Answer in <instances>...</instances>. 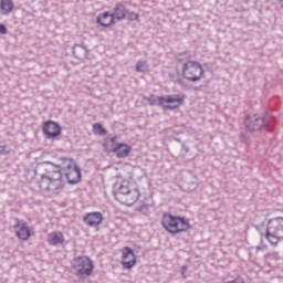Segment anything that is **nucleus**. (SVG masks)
<instances>
[{
  "label": "nucleus",
  "mask_w": 283,
  "mask_h": 283,
  "mask_svg": "<svg viewBox=\"0 0 283 283\" xmlns=\"http://www.w3.org/2000/svg\"><path fill=\"white\" fill-rule=\"evenodd\" d=\"M136 72H147V62H137Z\"/></svg>",
  "instance_id": "4be33fe9"
},
{
  "label": "nucleus",
  "mask_w": 283,
  "mask_h": 283,
  "mask_svg": "<svg viewBox=\"0 0 283 283\" xmlns=\"http://www.w3.org/2000/svg\"><path fill=\"white\" fill-rule=\"evenodd\" d=\"M149 105H159L164 107L165 103H178V99L165 98V96H154L148 97Z\"/></svg>",
  "instance_id": "f3484780"
},
{
  "label": "nucleus",
  "mask_w": 283,
  "mask_h": 283,
  "mask_svg": "<svg viewBox=\"0 0 283 283\" xmlns=\"http://www.w3.org/2000/svg\"><path fill=\"white\" fill-rule=\"evenodd\" d=\"M126 19H128V21H138V13L127 10Z\"/></svg>",
  "instance_id": "5701e85b"
},
{
  "label": "nucleus",
  "mask_w": 283,
  "mask_h": 283,
  "mask_svg": "<svg viewBox=\"0 0 283 283\" xmlns=\"http://www.w3.org/2000/svg\"><path fill=\"white\" fill-rule=\"evenodd\" d=\"M40 178L38 187L41 191H51V193H61L63 191V172L59 167L50 166L45 168Z\"/></svg>",
  "instance_id": "f257e3e1"
},
{
  "label": "nucleus",
  "mask_w": 283,
  "mask_h": 283,
  "mask_svg": "<svg viewBox=\"0 0 283 283\" xmlns=\"http://www.w3.org/2000/svg\"><path fill=\"white\" fill-rule=\"evenodd\" d=\"M161 224L168 233H182V231H189L191 226L185 217H174L167 212L163 213Z\"/></svg>",
  "instance_id": "7ed1b4c3"
},
{
  "label": "nucleus",
  "mask_w": 283,
  "mask_h": 283,
  "mask_svg": "<svg viewBox=\"0 0 283 283\" xmlns=\"http://www.w3.org/2000/svg\"><path fill=\"white\" fill-rule=\"evenodd\" d=\"M13 229H18L15 231V235L19 238V240H22L23 242L30 240V228H28V223H25V221L15 219Z\"/></svg>",
  "instance_id": "1a4fd4ad"
},
{
  "label": "nucleus",
  "mask_w": 283,
  "mask_h": 283,
  "mask_svg": "<svg viewBox=\"0 0 283 283\" xmlns=\"http://www.w3.org/2000/svg\"><path fill=\"white\" fill-rule=\"evenodd\" d=\"M10 153V150H8V147L6 146H0V155L1 156H6Z\"/></svg>",
  "instance_id": "b1692460"
},
{
  "label": "nucleus",
  "mask_w": 283,
  "mask_h": 283,
  "mask_svg": "<svg viewBox=\"0 0 283 283\" xmlns=\"http://www.w3.org/2000/svg\"><path fill=\"white\" fill-rule=\"evenodd\" d=\"M0 10H2L4 15L10 14L14 10V2L12 0H0Z\"/></svg>",
  "instance_id": "aec40b11"
},
{
  "label": "nucleus",
  "mask_w": 283,
  "mask_h": 283,
  "mask_svg": "<svg viewBox=\"0 0 283 283\" xmlns=\"http://www.w3.org/2000/svg\"><path fill=\"white\" fill-rule=\"evenodd\" d=\"M265 238L272 247H276L283 240V217H275L268 221Z\"/></svg>",
  "instance_id": "20e7f679"
},
{
  "label": "nucleus",
  "mask_w": 283,
  "mask_h": 283,
  "mask_svg": "<svg viewBox=\"0 0 283 283\" xmlns=\"http://www.w3.org/2000/svg\"><path fill=\"white\" fill-rule=\"evenodd\" d=\"M185 273H187V265L181 266V275L184 280L187 279V275H185Z\"/></svg>",
  "instance_id": "a878e982"
},
{
  "label": "nucleus",
  "mask_w": 283,
  "mask_h": 283,
  "mask_svg": "<svg viewBox=\"0 0 283 283\" xmlns=\"http://www.w3.org/2000/svg\"><path fill=\"white\" fill-rule=\"evenodd\" d=\"M73 55L77 61H83L87 56V49L81 44H75L73 46Z\"/></svg>",
  "instance_id": "a211bd4d"
},
{
  "label": "nucleus",
  "mask_w": 283,
  "mask_h": 283,
  "mask_svg": "<svg viewBox=\"0 0 283 283\" xmlns=\"http://www.w3.org/2000/svg\"><path fill=\"white\" fill-rule=\"evenodd\" d=\"M113 193L116 200H119V202H123V205H127L128 207H132V205L136 203L138 198H140V190H138V186L127 180L116 182L114 185Z\"/></svg>",
  "instance_id": "f03ea898"
},
{
  "label": "nucleus",
  "mask_w": 283,
  "mask_h": 283,
  "mask_svg": "<svg viewBox=\"0 0 283 283\" xmlns=\"http://www.w3.org/2000/svg\"><path fill=\"white\" fill-rule=\"evenodd\" d=\"M145 209H147V206H146V205L142 206V207L139 208V211H145Z\"/></svg>",
  "instance_id": "bb28decb"
},
{
  "label": "nucleus",
  "mask_w": 283,
  "mask_h": 283,
  "mask_svg": "<svg viewBox=\"0 0 283 283\" xmlns=\"http://www.w3.org/2000/svg\"><path fill=\"white\" fill-rule=\"evenodd\" d=\"M244 125L249 132H260L262 127L266 126V123L264 122L263 117L258 115H250L245 118Z\"/></svg>",
  "instance_id": "6e6552de"
},
{
  "label": "nucleus",
  "mask_w": 283,
  "mask_h": 283,
  "mask_svg": "<svg viewBox=\"0 0 283 283\" xmlns=\"http://www.w3.org/2000/svg\"><path fill=\"white\" fill-rule=\"evenodd\" d=\"M43 134L46 138H56L61 136V126L56 122H46L43 126Z\"/></svg>",
  "instance_id": "9b49d317"
},
{
  "label": "nucleus",
  "mask_w": 283,
  "mask_h": 283,
  "mask_svg": "<svg viewBox=\"0 0 283 283\" xmlns=\"http://www.w3.org/2000/svg\"><path fill=\"white\" fill-rule=\"evenodd\" d=\"M181 75L190 83H198L205 76V69L198 61H187L182 65Z\"/></svg>",
  "instance_id": "39448f33"
},
{
  "label": "nucleus",
  "mask_w": 283,
  "mask_h": 283,
  "mask_svg": "<svg viewBox=\"0 0 283 283\" xmlns=\"http://www.w3.org/2000/svg\"><path fill=\"white\" fill-rule=\"evenodd\" d=\"M65 242V237L61 231H53L48 234V244L50 247H59V244H63Z\"/></svg>",
  "instance_id": "4468645a"
},
{
  "label": "nucleus",
  "mask_w": 283,
  "mask_h": 283,
  "mask_svg": "<svg viewBox=\"0 0 283 283\" xmlns=\"http://www.w3.org/2000/svg\"><path fill=\"white\" fill-rule=\"evenodd\" d=\"M0 34H8V29L3 24H0Z\"/></svg>",
  "instance_id": "393cba45"
},
{
  "label": "nucleus",
  "mask_w": 283,
  "mask_h": 283,
  "mask_svg": "<svg viewBox=\"0 0 283 283\" xmlns=\"http://www.w3.org/2000/svg\"><path fill=\"white\" fill-rule=\"evenodd\" d=\"M165 98H171L172 101H178V102H165L169 103L170 105H164V109H178V107L182 104V98L179 97L178 95H168Z\"/></svg>",
  "instance_id": "6ab92c4d"
},
{
  "label": "nucleus",
  "mask_w": 283,
  "mask_h": 283,
  "mask_svg": "<svg viewBox=\"0 0 283 283\" xmlns=\"http://www.w3.org/2000/svg\"><path fill=\"white\" fill-rule=\"evenodd\" d=\"M114 21H116V20H115L114 15L109 11L101 13L96 18V22L99 25H102L103 28H109V25H112L114 23Z\"/></svg>",
  "instance_id": "2eb2a0df"
},
{
  "label": "nucleus",
  "mask_w": 283,
  "mask_h": 283,
  "mask_svg": "<svg viewBox=\"0 0 283 283\" xmlns=\"http://www.w3.org/2000/svg\"><path fill=\"white\" fill-rule=\"evenodd\" d=\"M111 143H116V137L111 138Z\"/></svg>",
  "instance_id": "cd10ccee"
},
{
  "label": "nucleus",
  "mask_w": 283,
  "mask_h": 283,
  "mask_svg": "<svg viewBox=\"0 0 283 283\" xmlns=\"http://www.w3.org/2000/svg\"><path fill=\"white\" fill-rule=\"evenodd\" d=\"M62 171L69 182V185H76L81 182V168L76 166V163L70 158L63 159Z\"/></svg>",
  "instance_id": "423d86ee"
},
{
  "label": "nucleus",
  "mask_w": 283,
  "mask_h": 283,
  "mask_svg": "<svg viewBox=\"0 0 283 283\" xmlns=\"http://www.w3.org/2000/svg\"><path fill=\"white\" fill-rule=\"evenodd\" d=\"M83 222L86 227H101L103 224V213L101 212H88L83 217Z\"/></svg>",
  "instance_id": "9d476101"
},
{
  "label": "nucleus",
  "mask_w": 283,
  "mask_h": 283,
  "mask_svg": "<svg viewBox=\"0 0 283 283\" xmlns=\"http://www.w3.org/2000/svg\"><path fill=\"white\" fill-rule=\"evenodd\" d=\"M72 268L77 272V275H92L94 264L87 256H76L72 261Z\"/></svg>",
  "instance_id": "0eeeda50"
},
{
  "label": "nucleus",
  "mask_w": 283,
  "mask_h": 283,
  "mask_svg": "<svg viewBox=\"0 0 283 283\" xmlns=\"http://www.w3.org/2000/svg\"><path fill=\"white\" fill-rule=\"evenodd\" d=\"M132 151V147L127 144H117L113 148V154L117 156V158H127Z\"/></svg>",
  "instance_id": "dca6fc26"
},
{
  "label": "nucleus",
  "mask_w": 283,
  "mask_h": 283,
  "mask_svg": "<svg viewBox=\"0 0 283 283\" xmlns=\"http://www.w3.org/2000/svg\"><path fill=\"white\" fill-rule=\"evenodd\" d=\"M93 132L97 136H105V134H107V130L103 128L102 124H93Z\"/></svg>",
  "instance_id": "412c9836"
},
{
  "label": "nucleus",
  "mask_w": 283,
  "mask_h": 283,
  "mask_svg": "<svg viewBox=\"0 0 283 283\" xmlns=\"http://www.w3.org/2000/svg\"><path fill=\"white\" fill-rule=\"evenodd\" d=\"M111 14H113L115 21H125V19H127V7L118 2L114 6L113 12Z\"/></svg>",
  "instance_id": "ddd939ff"
},
{
  "label": "nucleus",
  "mask_w": 283,
  "mask_h": 283,
  "mask_svg": "<svg viewBox=\"0 0 283 283\" xmlns=\"http://www.w3.org/2000/svg\"><path fill=\"white\" fill-rule=\"evenodd\" d=\"M122 258L124 269H133L136 264V255H134V251L129 247L124 248Z\"/></svg>",
  "instance_id": "f8f14e48"
}]
</instances>
